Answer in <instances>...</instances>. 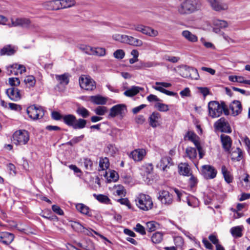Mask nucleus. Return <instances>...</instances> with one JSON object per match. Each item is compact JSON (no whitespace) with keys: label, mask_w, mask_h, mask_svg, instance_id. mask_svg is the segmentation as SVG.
Listing matches in <instances>:
<instances>
[{"label":"nucleus","mask_w":250,"mask_h":250,"mask_svg":"<svg viewBox=\"0 0 250 250\" xmlns=\"http://www.w3.org/2000/svg\"><path fill=\"white\" fill-rule=\"evenodd\" d=\"M178 171L180 174L188 176L191 175V169L187 163H180L178 165Z\"/></svg>","instance_id":"412c9836"},{"label":"nucleus","mask_w":250,"mask_h":250,"mask_svg":"<svg viewBox=\"0 0 250 250\" xmlns=\"http://www.w3.org/2000/svg\"><path fill=\"white\" fill-rule=\"evenodd\" d=\"M28 116L32 120H35L42 118L44 116V110L41 106L35 105H31L27 108Z\"/></svg>","instance_id":"0eeeda50"},{"label":"nucleus","mask_w":250,"mask_h":250,"mask_svg":"<svg viewBox=\"0 0 250 250\" xmlns=\"http://www.w3.org/2000/svg\"><path fill=\"white\" fill-rule=\"evenodd\" d=\"M109 166V163L108 158L105 157L101 159L99 162L100 170H104L107 169Z\"/></svg>","instance_id":"a18cd8bd"},{"label":"nucleus","mask_w":250,"mask_h":250,"mask_svg":"<svg viewBox=\"0 0 250 250\" xmlns=\"http://www.w3.org/2000/svg\"><path fill=\"white\" fill-rule=\"evenodd\" d=\"M243 182L245 183L244 185L245 188L246 189H248L250 188V176L246 174L245 177L243 179Z\"/></svg>","instance_id":"774afa93"},{"label":"nucleus","mask_w":250,"mask_h":250,"mask_svg":"<svg viewBox=\"0 0 250 250\" xmlns=\"http://www.w3.org/2000/svg\"><path fill=\"white\" fill-rule=\"evenodd\" d=\"M221 172L225 178V181L228 183H230L232 181V176L230 172L228 171L227 167L225 166H223L221 167Z\"/></svg>","instance_id":"f704fd0d"},{"label":"nucleus","mask_w":250,"mask_h":250,"mask_svg":"<svg viewBox=\"0 0 250 250\" xmlns=\"http://www.w3.org/2000/svg\"><path fill=\"white\" fill-rule=\"evenodd\" d=\"M173 165L172 159L169 157L162 158L160 162L157 164V167L162 169L163 171H167L170 167Z\"/></svg>","instance_id":"f3484780"},{"label":"nucleus","mask_w":250,"mask_h":250,"mask_svg":"<svg viewBox=\"0 0 250 250\" xmlns=\"http://www.w3.org/2000/svg\"><path fill=\"white\" fill-rule=\"evenodd\" d=\"M91 55L97 56L98 57H103L105 55L106 50L103 47H93Z\"/></svg>","instance_id":"72a5a7b5"},{"label":"nucleus","mask_w":250,"mask_h":250,"mask_svg":"<svg viewBox=\"0 0 250 250\" xmlns=\"http://www.w3.org/2000/svg\"><path fill=\"white\" fill-rule=\"evenodd\" d=\"M76 112L78 115L84 118H86L90 115L89 111L83 106L78 107Z\"/></svg>","instance_id":"ea45409f"},{"label":"nucleus","mask_w":250,"mask_h":250,"mask_svg":"<svg viewBox=\"0 0 250 250\" xmlns=\"http://www.w3.org/2000/svg\"><path fill=\"white\" fill-rule=\"evenodd\" d=\"M157 64L153 62H142L140 66L138 67V69H141L142 68H150L157 66Z\"/></svg>","instance_id":"13d9d810"},{"label":"nucleus","mask_w":250,"mask_h":250,"mask_svg":"<svg viewBox=\"0 0 250 250\" xmlns=\"http://www.w3.org/2000/svg\"><path fill=\"white\" fill-rule=\"evenodd\" d=\"M24 82L27 87H31L35 85L36 80L33 76H28L24 79Z\"/></svg>","instance_id":"de8ad7c7"},{"label":"nucleus","mask_w":250,"mask_h":250,"mask_svg":"<svg viewBox=\"0 0 250 250\" xmlns=\"http://www.w3.org/2000/svg\"><path fill=\"white\" fill-rule=\"evenodd\" d=\"M187 203L189 206L196 208L198 206L199 202L197 198L191 197L188 199Z\"/></svg>","instance_id":"6e6d98bb"},{"label":"nucleus","mask_w":250,"mask_h":250,"mask_svg":"<svg viewBox=\"0 0 250 250\" xmlns=\"http://www.w3.org/2000/svg\"><path fill=\"white\" fill-rule=\"evenodd\" d=\"M215 128L221 132L230 133L231 129L229 123L224 118L217 120L214 124Z\"/></svg>","instance_id":"9d476101"},{"label":"nucleus","mask_w":250,"mask_h":250,"mask_svg":"<svg viewBox=\"0 0 250 250\" xmlns=\"http://www.w3.org/2000/svg\"><path fill=\"white\" fill-rule=\"evenodd\" d=\"M182 36L187 41L190 42H196L198 41L197 36L190 31L185 30L181 32Z\"/></svg>","instance_id":"393cba45"},{"label":"nucleus","mask_w":250,"mask_h":250,"mask_svg":"<svg viewBox=\"0 0 250 250\" xmlns=\"http://www.w3.org/2000/svg\"><path fill=\"white\" fill-rule=\"evenodd\" d=\"M80 247L86 250H94L95 246L94 243L90 240H86L85 243L79 244Z\"/></svg>","instance_id":"c03bdc74"},{"label":"nucleus","mask_w":250,"mask_h":250,"mask_svg":"<svg viewBox=\"0 0 250 250\" xmlns=\"http://www.w3.org/2000/svg\"><path fill=\"white\" fill-rule=\"evenodd\" d=\"M86 124V121L83 119L80 118L78 120L76 119L73 128L75 129H82L85 127Z\"/></svg>","instance_id":"58836bf2"},{"label":"nucleus","mask_w":250,"mask_h":250,"mask_svg":"<svg viewBox=\"0 0 250 250\" xmlns=\"http://www.w3.org/2000/svg\"><path fill=\"white\" fill-rule=\"evenodd\" d=\"M208 115L212 118L221 116L223 111L226 115H228L229 110L224 102L219 104L216 101H210L208 104Z\"/></svg>","instance_id":"f03ea898"},{"label":"nucleus","mask_w":250,"mask_h":250,"mask_svg":"<svg viewBox=\"0 0 250 250\" xmlns=\"http://www.w3.org/2000/svg\"><path fill=\"white\" fill-rule=\"evenodd\" d=\"M55 78L60 85L65 86L69 83V77L67 74H64L60 75H56Z\"/></svg>","instance_id":"c756f323"},{"label":"nucleus","mask_w":250,"mask_h":250,"mask_svg":"<svg viewBox=\"0 0 250 250\" xmlns=\"http://www.w3.org/2000/svg\"><path fill=\"white\" fill-rule=\"evenodd\" d=\"M78 47L80 50H81L83 52L87 55H91V54H92L91 53L92 47L90 46L87 45L85 44H79L78 46Z\"/></svg>","instance_id":"09e8293b"},{"label":"nucleus","mask_w":250,"mask_h":250,"mask_svg":"<svg viewBox=\"0 0 250 250\" xmlns=\"http://www.w3.org/2000/svg\"><path fill=\"white\" fill-rule=\"evenodd\" d=\"M187 156L191 160L193 161L197 156V151L195 148L188 147L186 149Z\"/></svg>","instance_id":"c9c22d12"},{"label":"nucleus","mask_w":250,"mask_h":250,"mask_svg":"<svg viewBox=\"0 0 250 250\" xmlns=\"http://www.w3.org/2000/svg\"><path fill=\"white\" fill-rule=\"evenodd\" d=\"M158 199L161 201L162 204L166 205H170L173 202L172 195L168 191L164 190H161L159 192Z\"/></svg>","instance_id":"4468645a"},{"label":"nucleus","mask_w":250,"mask_h":250,"mask_svg":"<svg viewBox=\"0 0 250 250\" xmlns=\"http://www.w3.org/2000/svg\"><path fill=\"white\" fill-rule=\"evenodd\" d=\"M220 138L223 148L226 151H229L232 144L230 137L227 135L222 134Z\"/></svg>","instance_id":"4be33fe9"},{"label":"nucleus","mask_w":250,"mask_h":250,"mask_svg":"<svg viewBox=\"0 0 250 250\" xmlns=\"http://www.w3.org/2000/svg\"><path fill=\"white\" fill-rule=\"evenodd\" d=\"M212 24L215 27L213 28V31L216 33L220 32V29L225 28L228 26V23L226 21L217 19L213 20Z\"/></svg>","instance_id":"a211bd4d"},{"label":"nucleus","mask_w":250,"mask_h":250,"mask_svg":"<svg viewBox=\"0 0 250 250\" xmlns=\"http://www.w3.org/2000/svg\"><path fill=\"white\" fill-rule=\"evenodd\" d=\"M126 106L125 104H118L112 107L108 115L109 118L119 117L123 118L126 112Z\"/></svg>","instance_id":"1a4fd4ad"},{"label":"nucleus","mask_w":250,"mask_h":250,"mask_svg":"<svg viewBox=\"0 0 250 250\" xmlns=\"http://www.w3.org/2000/svg\"><path fill=\"white\" fill-rule=\"evenodd\" d=\"M190 76L188 78L191 79L198 80L199 78V75L197 69L191 67L190 71Z\"/></svg>","instance_id":"bf43d9fd"},{"label":"nucleus","mask_w":250,"mask_h":250,"mask_svg":"<svg viewBox=\"0 0 250 250\" xmlns=\"http://www.w3.org/2000/svg\"><path fill=\"white\" fill-rule=\"evenodd\" d=\"M163 238V233L162 232H156L152 235L151 237V240L153 243L158 244L162 241Z\"/></svg>","instance_id":"a19ab883"},{"label":"nucleus","mask_w":250,"mask_h":250,"mask_svg":"<svg viewBox=\"0 0 250 250\" xmlns=\"http://www.w3.org/2000/svg\"><path fill=\"white\" fill-rule=\"evenodd\" d=\"M125 53L122 49H118L113 53L114 58L117 59L121 60L125 57Z\"/></svg>","instance_id":"4d7b16f0"},{"label":"nucleus","mask_w":250,"mask_h":250,"mask_svg":"<svg viewBox=\"0 0 250 250\" xmlns=\"http://www.w3.org/2000/svg\"><path fill=\"white\" fill-rule=\"evenodd\" d=\"M200 41L206 48L215 49L214 45L211 42H207L204 38H201Z\"/></svg>","instance_id":"e2e57ef3"},{"label":"nucleus","mask_w":250,"mask_h":250,"mask_svg":"<svg viewBox=\"0 0 250 250\" xmlns=\"http://www.w3.org/2000/svg\"><path fill=\"white\" fill-rule=\"evenodd\" d=\"M7 74L11 75L14 73L15 75H17L19 73L20 74L25 72L26 69L24 66L17 63L13 64V65H10L7 67Z\"/></svg>","instance_id":"2eb2a0df"},{"label":"nucleus","mask_w":250,"mask_h":250,"mask_svg":"<svg viewBox=\"0 0 250 250\" xmlns=\"http://www.w3.org/2000/svg\"><path fill=\"white\" fill-rule=\"evenodd\" d=\"M29 140V134L25 130L15 131L13 135V141L16 145H26Z\"/></svg>","instance_id":"20e7f679"},{"label":"nucleus","mask_w":250,"mask_h":250,"mask_svg":"<svg viewBox=\"0 0 250 250\" xmlns=\"http://www.w3.org/2000/svg\"><path fill=\"white\" fill-rule=\"evenodd\" d=\"M134 229L136 232L140 233L142 235L146 234V230L145 228L139 223L136 224L135 227L134 228Z\"/></svg>","instance_id":"052dcab7"},{"label":"nucleus","mask_w":250,"mask_h":250,"mask_svg":"<svg viewBox=\"0 0 250 250\" xmlns=\"http://www.w3.org/2000/svg\"><path fill=\"white\" fill-rule=\"evenodd\" d=\"M155 107L161 112H167L169 110V105L161 103H157L155 104Z\"/></svg>","instance_id":"8fccbe9b"},{"label":"nucleus","mask_w":250,"mask_h":250,"mask_svg":"<svg viewBox=\"0 0 250 250\" xmlns=\"http://www.w3.org/2000/svg\"><path fill=\"white\" fill-rule=\"evenodd\" d=\"M242 151L239 148H236L230 152L231 158L232 160L239 161L242 159Z\"/></svg>","instance_id":"473e14b6"},{"label":"nucleus","mask_w":250,"mask_h":250,"mask_svg":"<svg viewBox=\"0 0 250 250\" xmlns=\"http://www.w3.org/2000/svg\"><path fill=\"white\" fill-rule=\"evenodd\" d=\"M202 173L207 179H212L216 176L217 173L216 169L210 165H204L202 167Z\"/></svg>","instance_id":"9b49d317"},{"label":"nucleus","mask_w":250,"mask_h":250,"mask_svg":"<svg viewBox=\"0 0 250 250\" xmlns=\"http://www.w3.org/2000/svg\"><path fill=\"white\" fill-rule=\"evenodd\" d=\"M131 42L130 43V45L135 46H142L143 44V42L142 40L135 38L134 37H132V39H131Z\"/></svg>","instance_id":"680f3d73"},{"label":"nucleus","mask_w":250,"mask_h":250,"mask_svg":"<svg viewBox=\"0 0 250 250\" xmlns=\"http://www.w3.org/2000/svg\"><path fill=\"white\" fill-rule=\"evenodd\" d=\"M15 47L10 45H7L3 47L0 52L1 55H8L10 56L13 55L15 53Z\"/></svg>","instance_id":"c85d7f7f"},{"label":"nucleus","mask_w":250,"mask_h":250,"mask_svg":"<svg viewBox=\"0 0 250 250\" xmlns=\"http://www.w3.org/2000/svg\"><path fill=\"white\" fill-rule=\"evenodd\" d=\"M243 227L241 226H236L232 227L230 230V233L233 237H240L242 236Z\"/></svg>","instance_id":"e433bc0d"},{"label":"nucleus","mask_w":250,"mask_h":250,"mask_svg":"<svg viewBox=\"0 0 250 250\" xmlns=\"http://www.w3.org/2000/svg\"><path fill=\"white\" fill-rule=\"evenodd\" d=\"M83 164L85 168L87 170H91L93 163L89 159H84Z\"/></svg>","instance_id":"338daca9"},{"label":"nucleus","mask_w":250,"mask_h":250,"mask_svg":"<svg viewBox=\"0 0 250 250\" xmlns=\"http://www.w3.org/2000/svg\"><path fill=\"white\" fill-rule=\"evenodd\" d=\"M74 0H61L62 8H67L75 4Z\"/></svg>","instance_id":"603ef678"},{"label":"nucleus","mask_w":250,"mask_h":250,"mask_svg":"<svg viewBox=\"0 0 250 250\" xmlns=\"http://www.w3.org/2000/svg\"><path fill=\"white\" fill-rule=\"evenodd\" d=\"M146 151L145 149L138 148L132 151L129 155L134 161L139 162L142 161L146 155Z\"/></svg>","instance_id":"dca6fc26"},{"label":"nucleus","mask_w":250,"mask_h":250,"mask_svg":"<svg viewBox=\"0 0 250 250\" xmlns=\"http://www.w3.org/2000/svg\"><path fill=\"white\" fill-rule=\"evenodd\" d=\"M229 109L233 116L239 114L242 110V105L239 101H234L229 105Z\"/></svg>","instance_id":"aec40b11"},{"label":"nucleus","mask_w":250,"mask_h":250,"mask_svg":"<svg viewBox=\"0 0 250 250\" xmlns=\"http://www.w3.org/2000/svg\"><path fill=\"white\" fill-rule=\"evenodd\" d=\"M79 83L81 87L86 90H93L96 88L95 82L90 77L82 75L79 78Z\"/></svg>","instance_id":"6e6552de"},{"label":"nucleus","mask_w":250,"mask_h":250,"mask_svg":"<svg viewBox=\"0 0 250 250\" xmlns=\"http://www.w3.org/2000/svg\"><path fill=\"white\" fill-rule=\"evenodd\" d=\"M132 37V36L121 34H115L113 36L114 40L129 45H130Z\"/></svg>","instance_id":"b1692460"},{"label":"nucleus","mask_w":250,"mask_h":250,"mask_svg":"<svg viewBox=\"0 0 250 250\" xmlns=\"http://www.w3.org/2000/svg\"><path fill=\"white\" fill-rule=\"evenodd\" d=\"M171 86V84L166 82H156L155 85L153 86V88L168 96H174L176 93L166 90L164 87L167 88Z\"/></svg>","instance_id":"f8f14e48"},{"label":"nucleus","mask_w":250,"mask_h":250,"mask_svg":"<svg viewBox=\"0 0 250 250\" xmlns=\"http://www.w3.org/2000/svg\"><path fill=\"white\" fill-rule=\"evenodd\" d=\"M90 100L92 103L96 104H105L107 102L105 98L100 95L91 96Z\"/></svg>","instance_id":"7c9ffc66"},{"label":"nucleus","mask_w":250,"mask_h":250,"mask_svg":"<svg viewBox=\"0 0 250 250\" xmlns=\"http://www.w3.org/2000/svg\"><path fill=\"white\" fill-rule=\"evenodd\" d=\"M210 8L214 11L221 12L228 11L229 9V3L223 0H206Z\"/></svg>","instance_id":"39448f33"},{"label":"nucleus","mask_w":250,"mask_h":250,"mask_svg":"<svg viewBox=\"0 0 250 250\" xmlns=\"http://www.w3.org/2000/svg\"><path fill=\"white\" fill-rule=\"evenodd\" d=\"M113 193L115 195H117L119 196H125V191L123 186L121 185H118L115 186L113 189Z\"/></svg>","instance_id":"4c0bfd02"},{"label":"nucleus","mask_w":250,"mask_h":250,"mask_svg":"<svg viewBox=\"0 0 250 250\" xmlns=\"http://www.w3.org/2000/svg\"><path fill=\"white\" fill-rule=\"evenodd\" d=\"M191 67L186 65L182 66L180 67V74L184 78H188L190 76V71Z\"/></svg>","instance_id":"79ce46f5"},{"label":"nucleus","mask_w":250,"mask_h":250,"mask_svg":"<svg viewBox=\"0 0 250 250\" xmlns=\"http://www.w3.org/2000/svg\"><path fill=\"white\" fill-rule=\"evenodd\" d=\"M136 206L141 210L147 211L153 207V203L150 196L147 194L139 193L136 197Z\"/></svg>","instance_id":"7ed1b4c3"},{"label":"nucleus","mask_w":250,"mask_h":250,"mask_svg":"<svg viewBox=\"0 0 250 250\" xmlns=\"http://www.w3.org/2000/svg\"><path fill=\"white\" fill-rule=\"evenodd\" d=\"M11 21V23L7 24L9 27L21 26L26 28L35 27V25L31 23L30 20L25 18H12Z\"/></svg>","instance_id":"423d86ee"},{"label":"nucleus","mask_w":250,"mask_h":250,"mask_svg":"<svg viewBox=\"0 0 250 250\" xmlns=\"http://www.w3.org/2000/svg\"><path fill=\"white\" fill-rule=\"evenodd\" d=\"M164 59L165 60L169 61L170 62L175 63L178 62L180 60L179 57H174V56H170L168 55H166L164 57Z\"/></svg>","instance_id":"0e129e2a"},{"label":"nucleus","mask_w":250,"mask_h":250,"mask_svg":"<svg viewBox=\"0 0 250 250\" xmlns=\"http://www.w3.org/2000/svg\"><path fill=\"white\" fill-rule=\"evenodd\" d=\"M14 238V235L7 232H0V242L8 245L11 243Z\"/></svg>","instance_id":"6ab92c4d"},{"label":"nucleus","mask_w":250,"mask_h":250,"mask_svg":"<svg viewBox=\"0 0 250 250\" xmlns=\"http://www.w3.org/2000/svg\"><path fill=\"white\" fill-rule=\"evenodd\" d=\"M73 226L79 229V230L83 232V233L87 235H90L92 234V233L90 230H88L87 229L83 227L79 223L75 222Z\"/></svg>","instance_id":"3c124183"},{"label":"nucleus","mask_w":250,"mask_h":250,"mask_svg":"<svg viewBox=\"0 0 250 250\" xmlns=\"http://www.w3.org/2000/svg\"><path fill=\"white\" fill-rule=\"evenodd\" d=\"M8 81L9 84L12 86H18L20 83V81L18 78H10Z\"/></svg>","instance_id":"69168bd1"},{"label":"nucleus","mask_w":250,"mask_h":250,"mask_svg":"<svg viewBox=\"0 0 250 250\" xmlns=\"http://www.w3.org/2000/svg\"><path fill=\"white\" fill-rule=\"evenodd\" d=\"M200 7L198 0H185L177 7V11L180 15H186L199 10Z\"/></svg>","instance_id":"f257e3e1"},{"label":"nucleus","mask_w":250,"mask_h":250,"mask_svg":"<svg viewBox=\"0 0 250 250\" xmlns=\"http://www.w3.org/2000/svg\"><path fill=\"white\" fill-rule=\"evenodd\" d=\"M146 229L149 232L156 230L158 227V224L154 221L148 222L146 223Z\"/></svg>","instance_id":"5fc2aeb1"},{"label":"nucleus","mask_w":250,"mask_h":250,"mask_svg":"<svg viewBox=\"0 0 250 250\" xmlns=\"http://www.w3.org/2000/svg\"><path fill=\"white\" fill-rule=\"evenodd\" d=\"M48 7L47 8L52 10H58L62 8L61 0H55L48 1L45 4Z\"/></svg>","instance_id":"a878e982"},{"label":"nucleus","mask_w":250,"mask_h":250,"mask_svg":"<svg viewBox=\"0 0 250 250\" xmlns=\"http://www.w3.org/2000/svg\"><path fill=\"white\" fill-rule=\"evenodd\" d=\"M6 94L11 100L17 102L22 97L23 92L17 88L11 87L6 90Z\"/></svg>","instance_id":"ddd939ff"},{"label":"nucleus","mask_w":250,"mask_h":250,"mask_svg":"<svg viewBox=\"0 0 250 250\" xmlns=\"http://www.w3.org/2000/svg\"><path fill=\"white\" fill-rule=\"evenodd\" d=\"M93 196L98 201L102 203L108 204L110 202L109 198L106 195L94 194Z\"/></svg>","instance_id":"49530a36"},{"label":"nucleus","mask_w":250,"mask_h":250,"mask_svg":"<svg viewBox=\"0 0 250 250\" xmlns=\"http://www.w3.org/2000/svg\"><path fill=\"white\" fill-rule=\"evenodd\" d=\"M76 208L79 212L83 214H88L89 213V208L83 204L79 203L76 204Z\"/></svg>","instance_id":"37998d69"},{"label":"nucleus","mask_w":250,"mask_h":250,"mask_svg":"<svg viewBox=\"0 0 250 250\" xmlns=\"http://www.w3.org/2000/svg\"><path fill=\"white\" fill-rule=\"evenodd\" d=\"M76 117L72 114H68L62 117L63 122L67 125L73 127L75 122H76Z\"/></svg>","instance_id":"cd10ccee"},{"label":"nucleus","mask_w":250,"mask_h":250,"mask_svg":"<svg viewBox=\"0 0 250 250\" xmlns=\"http://www.w3.org/2000/svg\"><path fill=\"white\" fill-rule=\"evenodd\" d=\"M161 118V115L158 112H153L149 117V124L152 127H156L160 125Z\"/></svg>","instance_id":"5701e85b"},{"label":"nucleus","mask_w":250,"mask_h":250,"mask_svg":"<svg viewBox=\"0 0 250 250\" xmlns=\"http://www.w3.org/2000/svg\"><path fill=\"white\" fill-rule=\"evenodd\" d=\"M142 33L151 37H155L159 35V32L157 30L146 26H145Z\"/></svg>","instance_id":"bb28decb"},{"label":"nucleus","mask_w":250,"mask_h":250,"mask_svg":"<svg viewBox=\"0 0 250 250\" xmlns=\"http://www.w3.org/2000/svg\"><path fill=\"white\" fill-rule=\"evenodd\" d=\"M142 89V88L139 86H133L125 91L124 95L127 97H132L136 95Z\"/></svg>","instance_id":"2f4dec72"},{"label":"nucleus","mask_w":250,"mask_h":250,"mask_svg":"<svg viewBox=\"0 0 250 250\" xmlns=\"http://www.w3.org/2000/svg\"><path fill=\"white\" fill-rule=\"evenodd\" d=\"M95 113L99 116L104 115L107 112V108L105 106H98L94 110Z\"/></svg>","instance_id":"864d4df0"}]
</instances>
